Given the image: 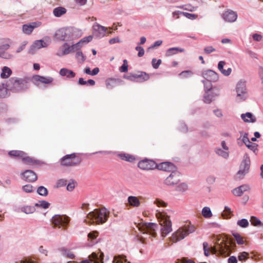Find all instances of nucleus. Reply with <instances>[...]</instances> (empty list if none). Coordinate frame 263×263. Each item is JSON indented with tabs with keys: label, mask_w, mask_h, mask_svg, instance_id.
I'll list each match as a JSON object with an SVG mask.
<instances>
[{
	"label": "nucleus",
	"mask_w": 263,
	"mask_h": 263,
	"mask_svg": "<svg viewBox=\"0 0 263 263\" xmlns=\"http://www.w3.org/2000/svg\"><path fill=\"white\" fill-rule=\"evenodd\" d=\"M232 243L228 238L224 236H218L216 241L213 247H210L206 242L203 243L204 254L206 256L210 255L211 252L212 254L217 256L226 257L229 256L231 252V247Z\"/></svg>",
	"instance_id": "obj_1"
},
{
	"label": "nucleus",
	"mask_w": 263,
	"mask_h": 263,
	"mask_svg": "<svg viewBox=\"0 0 263 263\" xmlns=\"http://www.w3.org/2000/svg\"><path fill=\"white\" fill-rule=\"evenodd\" d=\"M109 215V212L105 208L99 210L96 209L90 212L87 216L86 222L95 223L96 224L103 223L105 222Z\"/></svg>",
	"instance_id": "obj_2"
},
{
	"label": "nucleus",
	"mask_w": 263,
	"mask_h": 263,
	"mask_svg": "<svg viewBox=\"0 0 263 263\" xmlns=\"http://www.w3.org/2000/svg\"><path fill=\"white\" fill-rule=\"evenodd\" d=\"M196 230V227L191 224H185L183 227L179 228L175 233L173 234L170 238V240L173 243L177 242L183 239L190 233L194 232Z\"/></svg>",
	"instance_id": "obj_3"
},
{
	"label": "nucleus",
	"mask_w": 263,
	"mask_h": 263,
	"mask_svg": "<svg viewBox=\"0 0 263 263\" xmlns=\"http://www.w3.org/2000/svg\"><path fill=\"white\" fill-rule=\"evenodd\" d=\"M29 79L13 77L7 82V86L11 90L20 91L28 87Z\"/></svg>",
	"instance_id": "obj_4"
},
{
	"label": "nucleus",
	"mask_w": 263,
	"mask_h": 263,
	"mask_svg": "<svg viewBox=\"0 0 263 263\" xmlns=\"http://www.w3.org/2000/svg\"><path fill=\"white\" fill-rule=\"evenodd\" d=\"M137 227L143 234H149L153 237H156V231L158 229V225L155 223H141Z\"/></svg>",
	"instance_id": "obj_5"
},
{
	"label": "nucleus",
	"mask_w": 263,
	"mask_h": 263,
	"mask_svg": "<svg viewBox=\"0 0 263 263\" xmlns=\"http://www.w3.org/2000/svg\"><path fill=\"white\" fill-rule=\"evenodd\" d=\"M81 159L73 153L66 155L60 159L61 164L64 166H75L81 163Z\"/></svg>",
	"instance_id": "obj_6"
},
{
	"label": "nucleus",
	"mask_w": 263,
	"mask_h": 263,
	"mask_svg": "<svg viewBox=\"0 0 263 263\" xmlns=\"http://www.w3.org/2000/svg\"><path fill=\"white\" fill-rule=\"evenodd\" d=\"M69 220V217L65 215H55L51 219V223L54 228L65 229Z\"/></svg>",
	"instance_id": "obj_7"
},
{
	"label": "nucleus",
	"mask_w": 263,
	"mask_h": 263,
	"mask_svg": "<svg viewBox=\"0 0 263 263\" xmlns=\"http://www.w3.org/2000/svg\"><path fill=\"white\" fill-rule=\"evenodd\" d=\"M159 217L157 216L159 223L161 226V235L164 237L167 234L172 230V222L168 217H165L161 214H159Z\"/></svg>",
	"instance_id": "obj_8"
},
{
	"label": "nucleus",
	"mask_w": 263,
	"mask_h": 263,
	"mask_svg": "<svg viewBox=\"0 0 263 263\" xmlns=\"http://www.w3.org/2000/svg\"><path fill=\"white\" fill-rule=\"evenodd\" d=\"M236 100L238 102L245 101L248 97V92L245 82L240 81L236 86Z\"/></svg>",
	"instance_id": "obj_9"
},
{
	"label": "nucleus",
	"mask_w": 263,
	"mask_h": 263,
	"mask_svg": "<svg viewBox=\"0 0 263 263\" xmlns=\"http://www.w3.org/2000/svg\"><path fill=\"white\" fill-rule=\"evenodd\" d=\"M0 57L9 59L11 58V55L6 52V50L10 47V41L9 39H3L0 40Z\"/></svg>",
	"instance_id": "obj_10"
},
{
	"label": "nucleus",
	"mask_w": 263,
	"mask_h": 263,
	"mask_svg": "<svg viewBox=\"0 0 263 263\" xmlns=\"http://www.w3.org/2000/svg\"><path fill=\"white\" fill-rule=\"evenodd\" d=\"M138 166L141 170L148 171L156 168L157 164L152 160L144 159L139 161Z\"/></svg>",
	"instance_id": "obj_11"
},
{
	"label": "nucleus",
	"mask_w": 263,
	"mask_h": 263,
	"mask_svg": "<svg viewBox=\"0 0 263 263\" xmlns=\"http://www.w3.org/2000/svg\"><path fill=\"white\" fill-rule=\"evenodd\" d=\"M250 165V161L249 158L248 157L245 158L242 161L240 165V170L237 173V175L239 178L249 172Z\"/></svg>",
	"instance_id": "obj_12"
},
{
	"label": "nucleus",
	"mask_w": 263,
	"mask_h": 263,
	"mask_svg": "<svg viewBox=\"0 0 263 263\" xmlns=\"http://www.w3.org/2000/svg\"><path fill=\"white\" fill-rule=\"evenodd\" d=\"M180 174L178 172H172L165 180V183L168 185L177 184L180 181Z\"/></svg>",
	"instance_id": "obj_13"
},
{
	"label": "nucleus",
	"mask_w": 263,
	"mask_h": 263,
	"mask_svg": "<svg viewBox=\"0 0 263 263\" xmlns=\"http://www.w3.org/2000/svg\"><path fill=\"white\" fill-rule=\"evenodd\" d=\"M41 25L40 22H35L29 24H26L23 25V32L26 34H30L35 28L39 27Z\"/></svg>",
	"instance_id": "obj_14"
},
{
	"label": "nucleus",
	"mask_w": 263,
	"mask_h": 263,
	"mask_svg": "<svg viewBox=\"0 0 263 263\" xmlns=\"http://www.w3.org/2000/svg\"><path fill=\"white\" fill-rule=\"evenodd\" d=\"M143 199L142 196H129L127 198V206L133 208H138L141 205V200Z\"/></svg>",
	"instance_id": "obj_15"
},
{
	"label": "nucleus",
	"mask_w": 263,
	"mask_h": 263,
	"mask_svg": "<svg viewBox=\"0 0 263 263\" xmlns=\"http://www.w3.org/2000/svg\"><path fill=\"white\" fill-rule=\"evenodd\" d=\"M222 17L225 21L232 23L236 20L237 14L235 12L229 10L222 13Z\"/></svg>",
	"instance_id": "obj_16"
},
{
	"label": "nucleus",
	"mask_w": 263,
	"mask_h": 263,
	"mask_svg": "<svg viewBox=\"0 0 263 263\" xmlns=\"http://www.w3.org/2000/svg\"><path fill=\"white\" fill-rule=\"evenodd\" d=\"M203 77L208 82H215L218 79L217 73L211 70H208L203 73Z\"/></svg>",
	"instance_id": "obj_17"
},
{
	"label": "nucleus",
	"mask_w": 263,
	"mask_h": 263,
	"mask_svg": "<svg viewBox=\"0 0 263 263\" xmlns=\"http://www.w3.org/2000/svg\"><path fill=\"white\" fill-rule=\"evenodd\" d=\"M23 179L28 182H34L37 180L36 174L31 170H26L22 174Z\"/></svg>",
	"instance_id": "obj_18"
},
{
	"label": "nucleus",
	"mask_w": 263,
	"mask_h": 263,
	"mask_svg": "<svg viewBox=\"0 0 263 263\" xmlns=\"http://www.w3.org/2000/svg\"><path fill=\"white\" fill-rule=\"evenodd\" d=\"M74 49H76V48H72V46H69L67 43H65L59 48L57 52V55L61 57L69 53Z\"/></svg>",
	"instance_id": "obj_19"
},
{
	"label": "nucleus",
	"mask_w": 263,
	"mask_h": 263,
	"mask_svg": "<svg viewBox=\"0 0 263 263\" xmlns=\"http://www.w3.org/2000/svg\"><path fill=\"white\" fill-rule=\"evenodd\" d=\"M33 79L36 82H39L41 83L49 84L52 83L53 78L51 77H43L39 75L33 76Z\"/></svg>",
	"instance_id": "obj_20"
},
{
	"label": "nucleus",
	"mask_w": 263,
	"mask_h": 263,
	"mask_svg": "<svg viewBox=\"0 0 263 263\" xmlns=\"http://www.w3.org/2000/svg\"><path fill=\"white\" fill-rule=\"evenodd\" d=\"M93 30L95 33L99 37L104 36L106 32L107 28L101 26L99 24H96L93 26Z\"/></svg>",
	"instance_id": "obj_21"
},
{
	"label": "nucleus",
	"mask_w": 263,
	"mask_h": 263,
	"mask_svg": "<svg viewBox=\"0 0 263 263\" xmlns=\"http://www.w3.org/2000/svg\"><path fill=\"white\" fill-rule=\"evenodd\" d=\"M92 36L89 35L82 39L79 42L72 45V48H76V50L79 49L84 44H87L92 40Z\"/></svg>",
	"instance_id": "obj_22"
},
{
	"label": "nucleus",
	"mask_w": 263,
	"mask_h": 263,
	"mask_svg": "<svg viewBox=\"0 0 263 263\" xmlns=\"http://www.w3.org/2000/svg\"><path fill=\"white\" fill-rule=\"evenodd\" d=\"M174 167V165L173 163L168 162H164L161 163L159 164H157V167L158 170H162L164 171H171L172 169H173Z\"/></svg>",
	"instance_id": "obj_23"
},
{
	"label": "nucleus",
	"mask_w": 263,
	"mask_h": 263,
	"mask_svg": "<svg viewBox=\"0 0 263 263\" xmlns=\"http://www.w3.org/2000/svg\"><path fill=\"white\" fill-rule=\"evenodd\" d=\"M249 190V187L248 185H246V184L242 185L238 187H237V188L234 189L233 191V193L235 196H240L243 194V193L245 192H246Z\"/></svg>",
	"instance_id": "obj_24"
},
{
	"label": "nucleus",
	"mask_w": 263,
	"mask_h": 263,
	"mask_svg": "<svg viewBox=\"0 0 263 263\" xmlns=\"http://www.w3.org/2000/svg\"><path fill=\"white\" fill-rule=\"evenodd\" d=\"M118 157L121 159L129 162H133L136 160L135 156L129 154L121 153L118 155Z\"/></svg>",
	"instance_id": "obj_25"
},
{
	"label": "nucleus",
	"mask_w": 263,
	"mask_h": 263,
	"mask_svg": "<svg viewBox=\"0 0 263 263\" xmlns=\"http://www.w3.org/2000/svg\"><path fill=\"white\" fill-rule=\"evenodd\" d=\"M184 51V49L183 48L179 47L170 48L166 50L165 55L166 57H171L178 53V52H183Z\"/></svg>",
	"instance_id": "obj_26"
},
{
	"label": "nucleus",
	"mask_w": 263,
	"mask_h": 263,
	"mask_svg": "<svg viewBox=\"0 0 263 263\" xmlns=\"http://www.w3.org/2000/svg\"><path fill=\"white\" fill-rule=\"evenodd\" d=\"M59 73L61 76H66L69 79L73 78L76 76V73L73 71L67 68H62Z\"/></svg>",
	"instance_id": "obj_27"
},
{
	"label": "nucleus",
	"mask_w": 263,
	"mask_h": 263,
	"mask_svg": "<svg viewBox=\"0 0 263 263\" xmlns=\"http://www.w3.org/2000/svg\"><path fill=\"white\" fill-rule=\"evenodd\" d=\"M242 119L246 122H252L254 123L256 121V118L250 112H247L241 115Z\"/></svg>",
	"instance_id": "obj_28"
},
{
	"label": "nucleus",
	"mask_w": 263,
	"mask_h": 263,
	"mask_svg": "<svg viewBox=\"0 0 263 263\" xmlns=\"http://www.w3.org/2000/svg\"><path fill=\"white\" fill-rule=\"evenodd\" d=\"M66 9L62 7H58L54 8L53 10V13L56 17H60L66 13Z\"/></svg>",
	"instance_id": "obj_29"
},
{
	"label": "nucleus",
	"mask_w": 263,
	"mask_h": 263,
	"mask_svg": "<svg viewBox=\"0 0 263 263\" xmlns=\"http://www.w3.org/2000/svg\"><path fill=\"white\" fill-rule=\"evenodd\" d=\"M9 155L11 157H18L22 158L26 154L25 152L21 151L13 150L11 151L8 153Z\"/></svg>",
	"instance_id": "obj_30"
},
{
	"label": "nucleus",
	"mask_w": 263,
	"mask_h": 263,
	"mask_svg": "<svg viewBox=\"0 0 263 263\" xmlns=\"http://www.w3.org/2000/svg\"><path fill=\"white\" fill-rule=\"evenodd\" d=\"M66 33L65 30L60 29L56 32L55 37L58 40L64 41L66 38Z\"/></svg>",
	"instance_id": "obj_31"
},
{
	"label": "nucleus",
	"mask_w": 263,
	"mask_h": 263,
	"mask_svg": "<svg viewBox=\"0 0 263 263\" xmlns=\"http://www.w3.org/2000/svg\"><path fill=\"white\" fill-rule=\"evenodd\" d=\"M12 74V70L9 67L5 66L2 69V72L1 74V78L3 79L8 78Z\"/></svg>",
	"instance_id": "obj_32"
},
{
	"label": "nucleus",
	"mask_w": 263,
	"mask_h": 263,
	"mask_svg": "<svg viewBox=\"0 0 263 263\" xmlns=\"http://www.w3.org/2000/svg\"><path fill=\"white\" fill-rule=\"evenodd\" d=\"M48 44L43 40H37L34 42L33 46L35 48L40 49L42 47H46Z\"/></svg>",
	"instance_id": "obj_33"
},
{
	"label": "nucleus",
	"mask_w": 263,
	"mask_h": 263,
	"mask_svg": "<svg viewBox=\"0 0 263 263\" xmlns=\"http://www.w3.org/2000/svg\"><path fill=\"white\" fill-rule=\"evenodd\" d=\"M22 159L23 162L26 164L34 165L36 164V161L35 160L30 157L26 156V155L23 157Z\"/></svg>",
	"instance_id": "obj_34"
},
{
	"label": "nucleus",
	"mask_w": 263,
	"mask_h": 263,
	"mask_svg": "<svg viewBox=\"0 0 263 263\" xmlns=\"http://www.w3.org/2000/svg\"><path fill=\"white\" fill-rule=\"evenodd\" d=\"M202 214L204 218H209L212 216V213L210 208L207 206L204 207L202 210Z\"/></svg>",
	"instance_id": "obj_35"
},
{
	"label": "nucleus",
	"mask_w": 263,
	"mask_h": 263,
	"mask_svg": "<svg viewBox=\"0 0 263 263\" xmlns=\"http://www.w3.org/2000/svg\"><path fill=\"white\" fill-rule=\"evenodd\" d=\"M216 153L219 156H220L224 158H227L229 157L228 151L222 150L219 148H216L215 150Z\"/></svg>",
	"instance_id": "obj_36"
},
{
	"label": "nucleus",
	"mask_w": 263,
	"mask_h": 263,
	"mask_svg": "<svg viewBox=\"0 0 263 263\" xmlns=\"http://www.w3.org/2000/svg\"><path fill=\"white\" fill-rule=\"evenodd\" d=\"M35 206L38 207H41L43 209H47L49 208L50 205V203L45 200L39 201L37 203H35Z\"/></svg>",
	"instance_id": "obj_37"
},
{
	"label": "nucleus",
	"mask_w": 263,
	"mask_h": 263,
	"mask_svg": "<svg viewBox=\"0 0 263 263\" xmlns=\"http://www.w3.org/2000/svg\"><path fill=\"white\" fill-rule=\"evenodd\" d=\"M232 211L230 208L225 206L224 210L222 213V216L224 218H229L231 217Z\"/></svg>",
	"instance_id": "obj_38"
},
{
	"label": "nucleus",
	"mask_w": 263,
	"mask_h": 263,
	"mask_svg": "<svg viewBox=\"0 0 263 263\" xmlns=\"http://www.w3.org/2000/svg\"><path fill=\"white\" fill-rule=\"evenodd\" d=\"M37 192L41 196H46L48 195V190L44 186H41L37 189Z\"/></svg>",
	"instance_id": "obj_39"
},
{
	"label": "nucleus",
	"mask_w": 263,
	"mask_h": 263,
	"mask_svg": "<svg viewBox=\"0 0 263 263\" xmlns=\"http://www.w3.org/2000/svg\"><path fill=\"white\" fill-rule=\"evenodd\" d=\"M22 211L26 214H31L34 212L35 209L33 206L27 205L22 208Z\"/></svg>",
	"instance_id": "obj_40"
},
{
	"label": "nucleus",
	"mask_w": 263,
	"mask_h": 263,
	"mask_svg": "<svg viewBox=\"0 0 263 263\" xmlns=\"http://www.w3.org/2000/svg\"><path fill=\"white\" fill-rule=\"evenodd\" d=\"M76 58L79 63H83L85 61L86 58L81 51H78L76 53Z\"/></svg>",
	"instance_id": "obj_41"
},
{
	"label": "nucleus",
	"mask_w": 263,
	"mask_h": 263,
	"mask_svg": "<svg viewBox=\"0 0 263 263\" xmlns=\"http://www.w3.org/2000/svg\"><path fill=\"white\" fill-rule=\"evenodd\" d=\"M250 222L254 226H258L261 224V222L259 219L255 216L251 217Z\"/></svg>",
	"instance_id": "obj_42"
},
{
	"label": "nucleus",
	"mask_w": 263,
	"mask_h": 263,
	"mask_svg": "<svg viewBox=\"0 0 263 263\" xmlns=\"http://www.w3.org/2000/svg\"><path fill=\"white\" fill-rule=\"evenodd\" d=\"M234 237L238 245H243L245 243L246 241L244 240L243 238L239 234H234Z\"/></svg>",
	"instance_id": "obj_43"
},
{
	"label": "nucleus",
	"mask_w": 263,
	"mask_h": 263,
	"mask_svg": "<svg viewBox=\"0 0 263 263\" xmlns=\"http://www.w3.org/2000/svg\"><path fill=\"white\" fill-rule=\"evenodd\" d=\"M7 95V89L3 85H0V98H5Z\"/></svg>",
	"instance_id": "obj_44"
},
{
	"label": "nucleus",
	"mask_w": 263,
	"mask_h": 263,
	"mask_svg": "<svg viewBox=\"0 0 263 263\" xmlns=\"http://www.w3.org/2000/svg\"><path fill=\"white\" fill-rule=\"evenodd\" d=\"M237 224L242 228H246L249 225L248 221L246 219H242L237 221Z\"/></svg>",
	"instance_id": "obj_45"
},
{
	"label": "nucleus",
	"mask_w": 263,
	"mask_h": 263,
	"mask_svg": "<svg viewBox=\"0 0 263 263\" xmlns=\"http://www.w3.org/2000/svg\"><path fill=\"white\" fill-rule=\"evenodd\" d=\"M120 71L122 72H126L128 70V63L126 60H123V64L121 67H120Z\"/></svg>",
	"instance_id": "obj_46"
},
{
	"label": "nucleus",
	"mask_w": 263,
	"mask_h": 263,
	"mask_svg": "<svg viewBox=\"0 0 263 263\" xmlns=\"http://www.w3.org/2000/svg\"><path fill=\"white\" fill-rule=\"evenodd\" d=\"M161 62H162V61H161V60H160V59H159L157 60L156 59H153L152 60V66H153V68L155 69L158 68V67L161 64Z\"/></svg>",
	"instance_id": "obj_47"
},
{
	"label": "nucleus",
	"mask_w": 263,
	"mask_h": 263,
	"mask_svg": "<svg viewBox=\"0 0 263 263\" xmlns=\"http://www.w3.org/2000/svg\"><path fill=\"white\" fill-rule=\"evenodd\" d=\"M249 254L246 252L241 253L238 256V259L240 261H245L248 258Z\"/></svg>",
	"instance_id": "obj_48"
},
{
	"label": "nucleus",
	"mask_w": 263,
	"mask_h": 263,
	"mask_svg": "<svg viewBox=\"0 0 263 263\" xmlns=\"http://www.w3.org/2000/svg\"><path fill=\"white\" fill-rule=\"evenodd\" d=\"M187 185L185 183H181L177 187V190L179 192H185L187 190Z\"/></svg>",
	"instance_id": "obj_49"
},
{
	"label": "nucleus",
	"mask_w": 263,
	"mask_h": 263,
	"mask_svg": "<svg viewBox=\"0 0 263 263\" xmlns=\"http://www.w3.org/2000/svg\"><path fill=\"white\" fill-rule=\"evenodd\" d=\"M126 261L125 257H115L114 259L113 263H124Z\"/></svg>",
	"instance_id": "obj_50"
},
{
	"label": "nucleus",
	"mask_w": 263,
	"mask_h": 263,
	"mask_svg": "<svg viewBox=\"0 0 263 263\" xmlns=\"http://www.w3.org/2000/svg\"><path fill=\"white\" fill-rule=\"evenodd\" d=\"M246 146L251 150L253 151L254 152H255L256 151H257V146L258 145L254 143H252L250 142V143H248Z\"/></svg>",
	"instance_id": "obj_51"
},
{
	"label": "nucleus",
	"mask_w": 263,
	"mask_h": 263,
	"mask_svg": "<svg viewBox=\"0 0 263 263\" xmlns=\"http://www.w3.org/2000/svg\"><path fill=\"white\" fill-rule=\"evenodd\" d=\"M213 98V96L206 93L204 96V102L208 104L212 102Z\"/></svg>",
	"instance_id": "obj_52"
},
{
	"label": "nucleus",
	"mask_w": 263,
	"mask_h": 263,
	"mask_svg": "<svg viewBox=\"0 0 263 263\" xmlns=\"http://www.w3.org/2000/svg\"><path fill=\"white\" fill-rule=\"evenodd\" d=\"M154 203L158 206H162V207H165L167 205L166 203H165L163 200L157 199Z\"/></svg>",
	"instance_id": "obj_53"
},
{
	"label": "nucleus",
	"mask_w": 263,
	"mask_h": 263,
	"mask_svg": "<svg viewBox=\"0 0 263 263\" xmlns=\"http://www.w3.org/2000/svg\"><path fill=\"white\" fill-rule=\"evenodd\" d=\"M137 51H138V56L139 57H142L144 54V50L143 47L141 46H137L135 48Z\"/></svg>",
	"instance_id": "obj_54"
},
{
	"label": "nucleus",
	"mask_w": 263,
	"mask_h": 263,
	"mask_svg": "<svg viewBox=\"0 0 263 263\" xmlns=\"http://www.w3.org/2000/svg\"><path fill=\"white\" fill-rule=\"evenodd\" d=\"M181 13L186 17L191 20H194L197 17V15L194 14L189 13L187 12H181Z\"/></svg>",
	"instance_id": "obj_55"
},
{
	"label": "nucleus",
	"mask_w": 263,
	"mask_h": 263,
	"mask_svg": "<svg viewBox=\"0 0 263 263\" xmlns=\"http://www.w3.org/2000/svg\"><path fill=\"white\" fill-rule=\"evenodd\" d=\"M115 82L112 79L107 80L106 81V85L108 89H111L114 87Z\"/></svg>",
	"instance_id": "obj_56"
},
{
	"label": "nucleus",
	"mask_w": 263,
	"mask_h": 263,
	"mask_svg": "<svg viewBox=\"0 0 263 263\" xmlns=\"http://www.w3.org/2000/svg\"><path fill=\"white\" fill-rule=\"evenodd\" d=\"M32 188L33 186L30 184H27L23 186V190L27 193L32 192Z\"/></svg>",
	"instance_id": "obj_57"
},
{
	"label": "nucleus",
	"mask_w": 263,
	"mask_h": 263,
	"mask_svg": "<svg viewBox=\"0 0 263 263\" xmlns=\"http://www.w3.org/2000/svg\"><path fill=\"white\" fill-rule=\"evenodd\" d=\"M67 184L66 180L64 179H60L58 181L57 183V187H60L62 186H65Z\"/></svg>",
	"instance_id": "obj_58"
},
{
	"label": "nucleus",
	"mask_w": 263,
	"mask_h": 263,
	"mask_svg": "<svg viewBox=\"0 0 263 263\" xmlns=\"http://www.w3.org/2000/svg\"><path fill=\"white\" fill-rule=\"evenodd\" d=\"M98 236V232L97 231H93L92 232L89 233L88 234V238H90L91 239L96 238Z\"/></svg>",
	"instance_id": "obj_59"
},
{
	"label": "nucleus",
	"mask_w": 263,
	"mask_h": 263,
	"mask_svg": "<svg viewBox=\"0 0 263 263\" xmlns=\"http://www.w3.org/2000/svg\"><path fill=\"white\" fill-rule=\"evenodd\" d=\"M215 50V49L212 46H208L204 49V52L207 54L211 53Z\"/></svg>",
	"instance_id": "obj_60"
},
{
	"label": "nucleus",
	"mask_w": 263,
	"mask_h": 263,
	"mask_svg": "<svg viewBox=\"0 0 263 263\" xmlns=\"http://www.w3.org/2000/svg\"><path fill=\"white\" fill-rule=\"evenodd\" d=\"M76 183L74 182H70L67 186V190L69 191H72L76 186Z\"/></svg>",
	"instance_id": "obj_61"
},
{
	"label": "nucleus",
	"mask_w": 263,
	"mask_h": 263,
	"mask_svg": "<svg viewBox=\"0 0 263 263\" xmlns=\"http://www.w3.org/2000/svg\"><path fill=\"white\" fill-rule=\"evenodd\" d=\"M184 9L189 11H194L196 10L197 7H194L190 5H185Z\"/></svg>",
	"instance_id": "obj_62"
},
{
	"label": "nucleus",
	"mask_w": 263,
	"mask_h": 263,
	"mask_svg": "<svg viewBox=\"0 0 263 263\" xmlns=\"http://www.w3.org/2000/svg\"><path fill=\"white\" fill-rule=\"evenodd\" d=\"M226 64V63L223 61H221L219 62L218 64V69L221 72H222V71L224 70L223 67Z\"/></svg>",
	"instance_id": "obj_63"
},
{
	"label": "nucleus",
	"mask_w": 263,
	"mask_h": 263,
	"mask_svg": "<svg viewBox=\"0 0 263 263\" xmlns=\"http://www.w3.org/2000/svg\"><path fill=\"white\" fill-rule=\"evenodd\" d=\"M226 64V63L223 61H221L219 62L218 64V69L221 72H222V71L224 70L223 67Z\"/></svg>",
	"instance_id": "obj_64"
}]
</instances>
